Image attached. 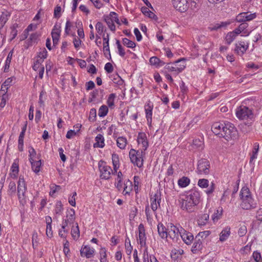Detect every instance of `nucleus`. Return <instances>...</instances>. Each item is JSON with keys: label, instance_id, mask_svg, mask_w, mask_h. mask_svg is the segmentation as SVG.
I'll return each instance as SVG.
<instances>
[{"label": "nucleus", "instance_id": "e433bc0d", "mask_svg": "<svg viewBox=\"0 0 262 262\" xmlns=\"http://www.w3.org/2000/svg\"><path fill=\"white\" fill-rule=\"evenodd\" d=\"M123 45L126 46L127 48H134L136 47V43L127 38H124L122 39Z\"/></svg>", "mask_w": 262, "mask_h": 262}, {"label": "nucleus", "instance_id": "f8f14e48", "mask_svg": "<svg viewBox=\"0 0 262 262\" xmlns=\"http://www.w3.org/2000/svg\"><path fill=\"white\" fill-rule=\"evenodd\" d=\"M191 200L192 202L199 203L200 202L201 196L199 191L196 189H192L190 190L186 195H184Z\"/></svg>", "mask_w": 262, "mask_h": 262}, {"label": "nucleus", "instance_id": "6ab92c4d", "mask_svg": "<svg viewBox=\"0 0 262 262\" xmlns=\"http://www.w3.org/2000/svg\"><path fill=\"white\" fill-rule=\"evenodd\" d=\"M157 228L158 234L161 238L162 239H166L168 237V230L169 228L167 229L161 223L158 224Z\"/></svg>", "mask_w": 262, "mask_h": 262}, {"label": "nucleus", "instance_id": "0e129e2a", "mask_svg": "<svg viewBox=\"0 0 262 262\" xmlns=\"http://www.w3.org/2000/svg\"><path fill=\"white\" fill-rule=\"evenodd\" d=\"M51 191L50 192V195L52 196L55 192L58 191L61 189V187L59 185H55L51 187Z\"/></svg>", "mask_w": 262, "mask_h": 262}, {"label": "nucleus", "instance_id": "3c124183", "mask_svg": "<svg viewBox=\"0 0 262 262\" xmlns=\"http://www.w3.org/2000/svg\"><path fill=\"white\" fill-rule=\"evenodd\" d=\"M160 61V59L157 56H152L149 59V62L151 66H155L156 68H158V65L159 62Z\"/></svg>", "mask_w": 262, "mask_h": 262}, {"label": "nucleus", "instance_id": "e2e57ef3", "mask_svg": "<svg viewBox=\"0 0 262 262\" xmlns=\"http://www.w3.org/2000/svg\"><path fill=\"white\" fill-rule=\"evenodd\" d=\"M113 81L114 83H116L119 85H121L123 82V80L121 79V78L119 76L118 74H116L114 76V77L113 78Z\"/></svg>", "mask_w": 262, "mask_h": 262}, {"label": "nucleus", "instance_id": "39448f33", "mask_svg": "<svg viewBox=\"0 0 262 262\" xmlns=\"http://www.w3.org/2000/svg\"><path fill=\"white\" fill-rule=\"evenodd\" d=\"M98 166L101 172L100 177L102 179L108 180L111 178V173L114 174L111 167L106 165L105 162L100 161Z\"/></svg>", "mask_w": 262, "mask_h": 262}, {"label": "nucleus", "instance_id": "a878e982", "mask_svg": "<svg viewBox=\"0 0 262 262\" xmlns=\"http://www.w3.org/2000/svg\"><path fill=\"white\" fill-rule=\"evenodd\" d=\"M230 228L226 227L222 230L220 234V241L222 242L225 241L230 235Z\"/></svg>", "mask_w": 262, "mask_h": 262}, {"label": "nucleus", "instance_id": "ea45409f", "mask_svg": "<svg viewBox=\"0 0 262 262\" xmlns=\"http://www.w3.org/2000/svg\"><path fill=\"white\" fill-rule=\"evenodd\" d=\"M106 249L104 248H102L100 250V262H108L106 259Z\"/></svg>", "mask_w": 262, "mask_h": 262}, {"label": "nucleus", "instance_id": "2eb2a0df", "mask_svg": "<svg viewBox=\"0 0 262 262\" xmlns=\"http://www.w3.org/2000/svg\"><path fill=\"white\" fill-rule=\"evenodd\" d=\"M27 189L26 185L25 183V180L24 178H21L20 176L19 178V180L18 181V185H17V192H18V196L19 199H20V195L24 196L25 193Z\"/></svg>", "mask_w": 262, "mask_h": 262}, {"label": "nucleus", "instance_id": "412c9836", "mask_svg": "<svg viewBox=\"0 0 262 262\" xmlns=\"http://www.w3.org/2000/svg\"><path fill=\"white\" fill-rule=\"evenodd\" d=\"M11 13L7 10H4L0 14V25L4 27L10 16Z\"/></svg>", "mask_w": 262, "mask_h": 262}, {"label": "nucleus", "instance_id": "603ef678", "mask_svg": "<svg viewBox=\"0 0 262 262\" xmlns=\"http://www.w3.org/2000/svg\"><path fill=\"white\" fill-rule=\"evenodd\" d=\"M61 8L60 6L57 5L54 9V17L59 18L61 16Z\"/></svg>", "mask_w": 262, "mask_h": 262}, {"label": "nucleus", "instance_id": "9b49d317", "mask_svg": "<svg viewBox=\"0 0 262 262\" xmlns=\"http://www.w3.org/2000/svg\"><path fill=\"white\" fill-rule=\"evenodd\" d=\"M135 151L133 150H130L129 152V156L131 162L135 166H137L139 168H141L143 166V158L137 157L135 155Z\"/></svg>", "mask_w": 262, "mask_h": 262}, {"label": "nucleus", "instance_id": "1a4fd4ad", "mask_svg": "<svg viewBox=\"0 0 262 262\" xmlns=\"http://www.w3.org/2000/svg\"><path fill=\"white\" fill-rule=\"evenodd\" d=\"M181 231L180 237L183 242L187 245H190L194 238L192 234L187 231L182 227H181Z\"/></svg>", "mask_w": 262, "mask_h": 262}, {"label": "nucleus", "instance_id": "49530a36", "mask_svg": "<svg viewBox=\"0 0 262 262\" xmlns=\"http://www.w3.org/2000/svg\"><path fill=\"white\" fill-rule=\"evenodd\" d=\"M41 51L38 53L37 58L45 59L47 58L48 56V52L47 50L43 48L40 49Z\"/></svg>", "mask_w": 262, "mask_h": 262}, {"label": "nucleus", "instance_id": "0eeeda50", "mask_svg": "<svg viewBox=\"0 0 262 262\" xmlns=\"http://www.w3.org/2000/svg\"><path fill=\"white\" fill-rule=\"evenodd\" d=\"M241 206L243 209L249 210L255 208L257 206V201L254 200L251 196L242 200Z\"/></svg>", "mask_w": 262, "mask_h": 262}, {"label": "nucleus", "instance_id": "de8ad7c7", "mask_svg": "<svg viewBox=\"0 0 262 262\" xmlns=\"http://www.w3.org/2000/svg\"><path fill=\"white\" fill-rule=\"evenodd\" d=\"M76 227L75 229H72L71 230V234L74 239L78 238L80 235V231L79 230V227L78 224L76 223Z\"/></svg>", "mask_w": 262, "mask_h": 262}, {"label": "nucleus", "instance_id": "f3484780", "mask_svg": "<svg viewBox=\"0 0 262 262\" xmlns=\"http://www.w3.org/2000/svg\"><path fill=\"white\" fill-rule=\"evenodd\" d=\"M137 142L138 144H142L143 150L144 151L147 149L148 146V143L145 133L143 132H140L138 133Z\"/></svg>", "mask_w": 262, "mask_h": 262}, {"label": "nucleus", "instance_id": "5701e85b", "mask_svg": "<svg viewBox=\"0 0 262 262\" xmlns=\"http://www.w3.org/2000/svg\"><path fill=\"white\" fill-rule=\"evenodd\" d=\"M96 142L94 144V147L103 148L105 146L104 138L101 134H98L95 137Z\"/></svg>", "mask_w": 262, "mask_h": 262}, {"label": "nucleus", "instance_id": "864d4df0", "mask_svg": "<svg viewBox=\"0 0 262 262\" xmlns=\"http://www.w3.org/2000/svg\"><path fill=\"white\" fill-rule=\"evenodd\" d=\"M247 232V227L245 225L241 226L238 231V234L240 237L244 236Z\"/></svg>", "mask_w": 262, "mask_h": 262}, {"label": "nucleus", "instance_id": "20e7f679", "mask_svg": "<svg viewBox=\"0 0 262 262\" xmlns=\"http://www.w3.org/2000/svg\"><path fill=\"white\" fill-rule=\"evenodd\" d=\"M179 201L180 203L181 208L189 212H192L194 207L198 204L197 203H193L192 201L189 200V199L185 196L184 198H181Z\"/></svg>", "mask_w": 262, "mask_h": 262}, {"label": "nucleus", "instance_id": "a18cd8bd", "mask_svg": "<svg viewBox=\"0 0 262 262\" xmlns=\"http://www.w3.org/2000/svg\"><path fill=\"white\" fill-rule=\"evenodd\" d=\"M198 185L201 188H207L209 186V181L207 179H200L198 181Z\"/></svg>", "mask_w": 262, "mask_h": 262}, {"label": "nucleus", "instance_id": "c03bdc74", "mask_svg": "<svg viewBox=\"0 0 262 262\" xmlns=\"http://www.w3.org/2000/svg\"><path fill=\"white\" fill-rule=\"evenodd\" d=\"M116 98V94L112 93L109 95V97L107 100V104L110 107L114 105V99Z\"/></svg>", "mask_w": 262, "mask_h": 262}, {"label": "nucleus", "instance_id": "4be33fe9", "mask_svg": "<svg viewBox=\"0 0 262 262\" xmlns=\"http://www.w3.org/2000/svg\"><path fill=\"white\" fill-rule=\"evenodd\" d=\"M248 48V44L247 46H245V42L244 41H239L238 43L235 45V51L238 53H239V52L241 53V55L244 54Z\"/></svg>", "mask_w": 262, "mask_h": 262}, {"label": "nucleus", "instance_id": "aec40b11", "mask_svg": "<svg viewBox=\"0 0 262 262\" xmlns=\"http://www.w3.org/2000/svg\"><path fill=\"white\" fill-rule=\"evenodd\" d=\"M11 173H10L11 177L13 179L16 178L19 171L18 159H16L15 160H14L11 167Z\"/></svg>", "mask_w": 262, "mask_h": 262}, {"label": "nucleus", "instance_id": "cd10ccee", "mask_svg": "<svg viewBox=\"0 0 262 262\" xmlns=\"http://www.w3.org/2000/svg\"><path fill=\"white\" fill-rule=\"evenodd\" d=\"M223 208L220 207L216 209L212 215V220L213 222H217L220 219L223 215Z\"/></svg>", "mask_w": 262, "mask_h": 262}, {"label": "nucleus", "instance_id": "473e14b6", "mask_svg": "<svg viewBox=\"0 0 262 262\" xmlns=\"http://www.w3.org/2000/svg\"><path fill=\"white\" fill-rule=\"evenodd\" d=\"M178 185L180 187H185L190 183V179L186 177H183L178 180Z\"/></svg>", "mask_w": 262, "mask_h": 262}, {"label": "nucleus", "instance_id": "a211bd4d", "mask_svg": "<svg viewBox=\"0 0 262 262\" xmlns=\"http://www.w3.org/2000/svg\"><path fill=\"white\" fill-rule=\"evenodd\" d=\"M153 108V105L150 103H148L145 105V110L146 113V118L147 121V124L149 126H151L152 121V111Z\"/></svg>", "mask_w": 262, "mask_h": 262}, {"label": "nucleus", "instance_id": "58836bf2", "mask_svg": "<svg viewBox=\"0 0 262 262\" xmlns=\"http://www.w3.org/2000/svg\"><path fill=\"white\" fill-rule=\"evenodd\" d=\"M14 77H11L7 78L5 82L2 84L1 91H3V88H6V90H8V86L11 85Z\"/></svg>", "mask_w": 262, "mask_h": 262}, {"label": "nucleus", "instance_id": "dca6fc26", "mask_svg": "<svg viewBox=\"0 0 262 262\" xmlns=\"http://www.w3.org/2000/svg\"><path fill=\"white\" fill-rule=\"evenodd\" d=\"M94 252V249L91 248L89 246L87 245L81 247L80 255L81 256H85L87 258H89L93 256Z\"/></svg>", "mask_w": 262, "mask_h": 262}, {"label": "nucleus", "instance_id": "4468645a", "mask_svg": "<svg viewBox=\"0 0 262 262\" xmlns=\"http://www.w3.org/2000/svg\"><path fill=\"white\" fill-rule=\"evenodd\" d=\"M139 243L141 247L145 246L146 236L145 230L143 224H140L138 226Z\"/></svg>", "mask_w": 262, "mask_h": 262}, {"label": "nucleus", "instance_id": "c9c22d12", "mask_svg": "<svg viewBox=\"0 0 262 262\" xmlns=\"http://www.w3.org/2000/svg\"><path fill=\"white\" fill-rule=\"evenodd\" d=\"M108 111V107L106 105H103L100 106L98 111V116L100 117H105Z\"/></svg>", "mask_w": 262, "mask_h": 262}, {"label": "nucleus", "instance_id": "37998d69", "mask_svg": "<svg viewBox=\"0 0 262 262\" xmlns=\"http://www.w3.org/2000/svg\"><path fill=\"white\" fill-rule=\"evenodd\" d=\"M125 248H126L127 252H128V253H127V254L129 255L131 253L132 251L133 250V247L131 246L130 241L129 237H127V236L125 238Z\"/></svg>", "mask_w": 262, "mask_h": 262}, {"label": "nucleus", "instance_id": "4c0bfd02", "mask_svg": "<svg viewBox=\"0 0 262 262\" xmlns=\"http://www.w3.org/2000/svg\"><path fill=\"white\" fill-rule=\"evenodd\" d=\"M236 36L232 32L227 33L225 37V40L227 44L230 45Z\"/></svg>", "mask_w": 262, "mask_h": 262}, {"label": "nucleus", "instance_id": "c85d7f7f", "mask_svg": "<svg viewBox=\"0 0 262 262\" xmlns=\"http://www.w3.org/2000/svg\"><path fill=\"white\" fill-rule=\"evenodd\" d=\"M186 67V65L183 64L180 66V67H174L172 66H170L169 63H168L165 67V69H167L169 71L171 72H177L178 73H179L182 72Z\"/></svg>", "mask_w": 262, "mask_h": 262}, {"label": "nucleus", "instance_id": "4d7b16f0", "mask_svg": "<svg viewBox=\"0 0 262 262\" xmlns=\"http://www.w3.org/2000/svg\"><path fill=\"white\" fill-rule=\"evenodd\" d=\"M63 210L62 205L60 201H58L57 202L56 204L55 212L56 214H60V212Z\"/></svg>", "mask_w": 262, "mask_h": 262}, {"label": "nucleus", "instance_id": "6e6d98bb", "mask_svg": "<svg viewBox=\"0 0 262 262\" xmlns=\"http://www.w3.org/2000/svg\"><path fill=\"white\" fill-rule=\"evenodd\" d=\"M252 256L256 262H262L261 254L257 251L253 252Z\"/></svg>", "mask_w": 262, "mask_h": 262}, {"label": "nucleus", "instance_id": "b1692460", "mask_svg": "<svg viewBox=\"0 0 262 262\" xmlns=\"http://www.w3.org/2000/svg\"><path fill=\"white\" fill-rule=\"evenodd\" d=\"M13 51H14V49H13L9 52V53H8V55L7 56V57L6 58V60L5 61L4 70V72L5 73H7L9 71V69L10 68V64L11 63L13 54Z\"/></svg>", "mask_w": 262, "mask_h": 262}, {"label": "nucleus", "instance_id": "680f3d73", "mask_svg": "<svg viewBox=\"0 0 262 262\" xmlns=\"http://www.w3.org/2000/svg\"><path fill=\"white\" fill-rule=\"evenodd\" d=\"M104 70L107 73H111L114 70L112 63L110 62L106 63L104 66Z\"/></svg>", "mask_w": 262, "mask_h": 262}, {"label": "nucleus", "instance_id": "5fc2aeb1", "mask_svg": "<svg viewBox=\"0 0 262 262\" xmlns=\"http://www.w3.org/2000/svg\"><path fill=\"white\" fill-rule=\"evenodd\" d=\"M96 29L99 35H101L104 31V26L101 22H98L96 25Z\"/></svg>", "mask_w": 262, "mask_h": 262}, {"label": "nucleus", "instance_id": "338daca9", "mask_svg": "<svg viewBox=\"0 0 262 262\" xmlns=\"http://www.w3.org/2000/svg\"><path fill=\"white\" fill-rule=\"evenodd\" d=\"M97 9H100L103 6V4L99 0H90Z\"/></svg>", "mask_w": 262, "mask_h": 262}, {"label": "nucleus", "instance_id": "79ce46f5", "mask_svg": "<svg viewBox=\"0 0 262 262\" xmlns=\"http://www.w3.org/2000/svg\"><path fill=\"white\" fill-rule=\"evenodd\" d=\"M116 43L117 46V48L118 50V53H119V55L122 57H124L125 55V52L124 51L123 48L122 47V46L120 42V41L118 39H116Z\"/></svg>", "mask_w": 262, "mask_h": 262}, {"label": "nucleus", "instance_id": "72a5a7b5", "mask_svg": "<svg viewBox=\"0 0 262 262\" xmlns=\"http://www.w3.org/2000/svg\"><path fill=\"white\" fill-rule=\"evenodd\" d=\"M18 27V24L15 23L13 24V25L10 27L11 33L10 35L11 36V38L10 39V41H11L13 40L17 35V28Z\"/></svg>", "mask_w": 262, "mask_h": 262}, {"label": "nucleus", "instance_id": "f257e3e1", "mask_svg": "<svg viewBox=\"0 0 262 262\" xmlns=\"http://www.w3.org/2000/svg\"><path fill=\"white\" fill-rule=\"evenodd\" d=\"M214 134L220 137L224 138L226 140L236 138L237 131L234 125L229 122H215L211 127Z\"/></svg>", "mask_w": 262, "mask_h": 262}, {"label": "nucleus", "instance_id": "423d86ee", "mask_svg": "<svg viewBox=\"0 0 262 262\" xmlns=\"http://www.w3.org/2000/svg\"><path fill=\"white\" fill-rule=\"evenodd\" d=\"M170 228L168 230V237L169 236L173 242H177L180 236L181 227H177L172 224H170Z\"/></svg>", "mask_w": 262, "mask_h": 262}, {"label": "nucleus", "instance_id": "ddd939ff", "mask_svg": "<svg viewBox=\"0 0 262 262\" xmlns=\"http://www.w3.org/2000/svg\"><path fill=\"white\" fill-rule=\"evenodd\" d=\"M194 243L192 246L191 251L193 254L197 253L199 251L202 250L203 248V239H201L200 238H197V236L196 235L194 238L193 239Z\"/></svg>", "mask_w": 262, "mask_h": 262}, {"label": "nucleus", "instance_id": "09e8293b", "mask_svg": "<svg viewBox=\"0 0 262 262\" xmlns=\"http://www.w3.org/2000/svg\"><path fill=\"white\" fill-rule=\"evenodd\" d=\"M96 110L94 108H91L90 112V116L89 117V121L92 122L95 121L96 120Z\"/></svg>", "mask_w": 262, "mask_h": 262}, {"label": "nucleus", "instance_id": "f03ea898", "mask_svg": "<svg viewBox=\"0 0 262 262\" xmlns=\"http://www.w3.org/2000/svg\"><path fill=\"white\" fill-rule=\"evenodd\" d=\"M236 115L239 119L252 121L254 115L252 111L247 106H241L236 111Z\"/></svg>", "mask_w": 262, "mask_h": 262}, {"label": "nucleus", "instance_id": "9d476101", "mask_svg": "<svg viewBox=\"0 0 262 262\" xmlns=\"http://www.w3.org/2000/svg\"><path fill=\"white\" fill-rule=\"evenodd\" d=\"M161 200V195L160 191H157V192L150 197L151 208L154 211H155L158 206H160Z\"/></svg>", "mask_w": 262, "mask_h": 262}, {"label": "nucleus", "instance_id": "2f4dec72", "mask_svg": "<svg viewBox=\"0 0 262 262\" xmlns=\"http://www.w3.org/2000/svg\"><path fill=\"white\" fill-rule=\"evenodd\" d=\"M251 196V192L248 188L247 187H244L241 190L240 192V198L242 200Z\"/></svg>", "mask_w": 262, "mask_h": 262}, {"label": "nucleus", "instance_id": "f704fd0d", "mask_svg": "<svg viewBox=\"0 0 262 262\" xmlns=\"http://www.w3.org/2000/svg\"><path fill=\"white\" fill-rule=\"evenodd\" d=\"M229 24V23L227 22H221V24L211 25L208 28L211 31H215L221 28L226 27Z\"/></svg>", "mask_w": 262, "mask_h": 262}, {"label": "nucleus", "instance_id": "bf43d9fd", "mask_svg": "<svg viewBox=\"0 0 262 262\" xmlns=\"http://www.w3.org/2000/svg\"><path fill=\"white\" fill-rule=\"evenodd\" d=\"M246 15V13H239L236 17V20L239 23H244L246 22V20L245 17Z\"/></svg>", "mask_w": 262, "mask_h": 262}, {"label": "nucleus", "instance_id": "c756f323", "mask_svg": "<svg viewBox=\"0 0 262 262\" xmlns=\"http://www.w3.org/2000/svg\"><path fill=\"white\" fill-rule=\"evenodd\" d=\"M127 144L126 138L119 137L117 139V145L120 149H123L125 148Z\"/></svg>", "mask_w": 262, "mask_h": 262}, {"label": "nucleus", "instance_id": "7ed1b4c3", "mask_svg": "<svg viewBox=\"0 0 262 262\" xmlns=\"http://www.w3.org/2000/svg\"><path fill=\"white\" fill-rule=\"evenodd\" d=\"M210 162L207 159L202 158L198 162L197 172L201 174H208L210 172Z\"/></svg>", "mask_w": 262, "mask_h": 262}, {"label": "nucleus", "instance_id": "6e6552de", "mask_svg": "<svg viewBox=\"0 0 262 262\" xmlns=\"http://www.w3.org/2000/svg\"><path fill=\"white\" fill-rule=\"evenodd\" d=\"M173 6L181 12H185L189 7L188 0H172Z\"/></svg>", "mask_w": 262, "mask_h": 262}, {"label": "nucleus", "instance_id": "a19ab883", "mask_svg": "<svg viewBox=\"0 0 262 262\" xmlns=\"http://www.w3.org/2000/svg\"><path fill=\"white\" fill-rule=\"evenodd\" d=\"M209 214L207 213H204L203 214L200 219L198 220L199 224L201 225H204L209 220Z\"/></svg>", "mask_w": 262, "mask_h": 262}, {"label": "nucleus", "instance_id": "393cba45", "mask_svg": "<svg viewBox=\"0 0 262 262\" xmlns=\"http://www.w3.org/2000/svg\"><path fill=\"white\" fill-rule=\"evenodd\" d=\"M56 26H54V28L52 30L51 32L52 37L53 39V46H56L58 45V41L60 37V30H58L56 29L57 31L55 32L54 30H55Z\"/></svg>", "mask_w": 262, "mask_h": 262}, {"label": "nucleus", "instance_id": "774afa93", "mask_svg": "<svg viewBox=\"0 0 262 262\" xmlns=\"http://www.w3.org/2000/svg\"><path fill=\"white\" fill-rule=\"evenodd\" d=\"M86 91L92 90L95 86V84L93 81H89L85 83Z\"/></svg>", "mask_w": 262, "mask_h": 262}, {"label": "nucleus", "instance_id": "69168bd1", "mask_svg": "<svg viewBox=\"0 0 262 262\" xmlns=\"http://www.w3.org/2000/svg\"><path fill=\"white\" fill-rule=\"evenodd\" d=\"M134 32L135 35H136L137 40L138 41H141L142 40V36L139 29L136 28L134 29Z\"/></svg>", "mask_w": 262, "mask_h": 262}, {"label": "nucleus", "instance_id": "7c9ffc66", "mask_svg": "<svg viewBox=\"0 0 262 262\" xmlns=\"http://www.w3.org/2000/svg\"><path fill=\"white\" fill-rule=\"evenodd\" d=\"M104 18L105 21L110 30L112 31H115L116 30V27L113 23V19L107 15H104Z\"/></svg>", "mask_w": 262, "mask_h": 262}, {"label": "nucleus", "instance_id": "8fccbe9b", "mask_svg": "<svg viewBox=\"0 0 262 262\" xmlns=\"http://www.w3.org/2000/svg\"><path fill=\"white\" fill-rule=\"evenodd\" d=\"M210 234V231L206 230L202 232H200L197 235V238L203 239V241Z\"/></svg>", "mask_w": 262, "mask_h": 262}, {"label": "nucleus", "instance_id": "bb28decb", "mask_svg": "<svg viewBox=\"0 0 262 262\" xmlns=\"http://www.w3.org/2000/svg\"><path fill=\"white\" fill-rule=\"evenodd\" d=\"M32 170L35 172L38 173L40 171L41 166V160L35 161L33 159H30V161Z\"/></svg>", "mask_w": 262, "mask_h": 262}, {"label": "nucleus", "instance_id": "052dcab7", "mask_svg": "<svg viewBox=\"0 0 262 262\" xmlns=\"http://www.w3.org/2000/svg\"><path fill=\"white\" fill-rule=\"evenodd\" d=\"M113 165H119V156L114 153L112 156Z\"/></svg>", "mask_w": 262, "mask_h": 262}, {"label": "nucleus", "instance_id": "13d9d810", "mask_svg": "<svg viewBox=\"0 0 262 262\" xmlns=\"http://www.w3.org/2000/svg\"><path fill=\"white\" fill-rule=\"evenodd\" d=\"M113 19V21H115L117 24L120 25L119 19L118 17L117 14L115 12H111L109 16Z\"/></svg>", "mask_w": 262, "mask_h": 262}]
</instances>
